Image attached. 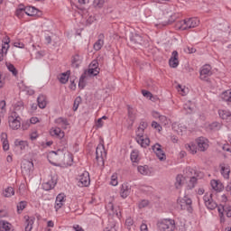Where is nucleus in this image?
Segmentation results:
<instances>
[{
	"label": "nucleus",
	"mask_w": 231,
	"mask_h": 231,
	"mask_svg": "<svg viewBox=\"0 0 231 231\" xmlns=\"http://www.w3.org/2000/svg\"><path fill=\"white\" fill-rule=\"evenodd\" d=\"M157 226L161 231H173L176 230V222L174 219L164 218L158 221Z\"/></svg>",
	"instance_id": "obj_1"
},
{
	"label": "nucleus",
	"mask_w": 231,
	"mask_h": 231,
	"mask_svg": "<svg viewBox=\"0 0 231 231\" xmlns=\"http://www.w3.org/2000/svg\"><path fill=\"white\" fill-rule=\"evenodd\" d=\"M144 134L145 130H143L142 126L138 127L137 130L135 131L137 143L141 144V147H143L145 149L149 147L151 140L149 139V137H145Z\"/></svg>",
	"instance_id": "obj_2"
},
{
	"label": "nucleus",
	"mask_w": 231,
	"mask_h": 231,
	"mask_svg": "<svg viewBox=\"0 0 231 231\" xmlns=\"http://www.w3.org/2000/svg\"><path fill=\"white\" fill-rule=\"evenodd\" d=\"M106 156L107 152H106L104 144H98L96 149V160L99 167H104V160H106Z\"/></svg>",
	"instance_id": "obj_3"
},
{
	"label": "nucleus",
	"mask_w": 231,
	"mask_h": 231,
	"mask_svg": "<svg viewBox=\"0 0 231 231\" xmlns=\"http://www.w3.org/2000/svg\"><path fill=\"white\" fill-rule=\"evenodd\" d=\"M9 127L17 131V129L21 128V117L17 115L16 112H13L12 115L8 118Z\"/></svg>",
	"instance_id": "obj_4"
},
{
	"label": "nucleus",
	"mask_w": 231,
	"mask_h": 231,
	"mask_svg": "<svg viewBox=\"0 0 231 231\" xmlns=\"http://www.w3.org/2000/svg\"><path fill=\"white\" fill-rule=\"evenodd\" d=\"M177 203L180 206L181 210L192 212V199L188 196H184L182 199H178Z\"/></svg>",
	"instance_id": "obj_5"
},
{
	"label": "nucleus",
	"mask_w": 231,
	"mask_h": 231,
	"mask_svg": "<svg viewBox=\"0 0 231 231\" xmlns=\"http://www.w3.org/2000/svg\"><path fill=\"white\" fill-rule=\"evenodd\" d=\"M21 169L23 176L30 178L33 172V162L32 161L25 160L23 162Z\"/></svg>",
	"instance_id": "obj_6"
},
{
	"label": "nucleus",
	"mask_w": 231,
	"mask_h": 231,
	"mask_svg": "<svg viewBox=\"0 0 231 231\" xmlns=\"http://www.w3.org/2000/svg\"><path fill=\"white\" fill-rule=\"evenodd\" d=\"M205 206L209 210H215V208H218V207H224V206H217V203L214 201L212 199V193H206L203 197Z\"/></svg>",
	"instance_id": "obj_7"
},
{
	"label": "nucleus",
	"mask_w": 231,
	"mask_h": 231,
	"mask_svg": "<svg viewBox=\"0 0 231 231\" xmlns=\"http://www.w3.org/2000/svg\"><path fill=\"white\" fill-rule=\"evenodd\" d=\"M152 150L161 162H165V160H167V155H165V152H163V149H162V144L158 143H155L152 146Z\"/></svg>",
	"instance_id": "obj_8"
},
{
	"label": "nucleus",
	"mask_w": 231,
	"mask_h": 231,
	"mask_svg": "<svg viewBox=\"0 0 231 231\" xmlns=\"http://www.w3.org/2000/svg\"><path fill=\"white\" fill-rule=\"evenodd\" d=\"M199 24L198 18H189L183 21V24L180 26V30H189L190 28H196Z\"/></svg>",
	"instance_id": "obj_9"
},
{
	"label": "nucleus",
	"mask_w": 231,
	"mask_h": 231,
	"mask_svg": "<svg viewBox=\"0 0 231 231\" xmlns=\"http://www.w3.org/2000/svg\"><path fill=\"white\" fill-rule=\"evenodd\" d=\"M89 183H91V179L89 178V172L84 171L79 176V181L78 182L79 187H89Z\"/></svg>",
	"instance_id": "obj_10"
},
{
	"label": "nucleus",
	"mask_w": 231,
	"mask_h": 231,
	"mask_svg": "<svg viewBox=\"0 0 231 231\" xmlns=\"http://www.w3.org/2000/svg\"><path fill=\"white\" fill-rule=\"evenodd\" d=\"M200 80H207L212 75V67L210 65H204L199 71Z\"/></svg>",
	"instance_id": "obj_11"
},
{
	"label": "nucleus",
	"mask_w": 231,
	"mask_h": 231,
	"mask_svg": "<svg viewBox=\"0 0 231 231\" xmlns=\"http://www.w3.org/2000/svg\"><path fill=\"white\" fill-rule=\"evenodd\" d=\"M88 75H92L93 77H97L98 73H100V69L98 68V61L93 60L88 70Z\"/></svg>",
	"instance_id": "obj_12"
},
{
	"label": "nucleus",
	"mask_w": 231,
	"mask_h": 231,
	"mask_svg": "<svg viewBox=\"0 0 231 231\" xmlns=\"http://www.w3.org/2000/svg\"><path fill=\"white\" fill-rule=\"evenodd\" d=\"M197 143L199 151L201 152H205V151L208 149V140L205 137H199L197 139Z\"/></svg>",
	"instance_id": "obj_13"
},
{
	"label": "nucleus",
	"mask_w": 231,
	"mask_h": 231,
	"mask_svg": "<svg viewBox=\"0 0 231 231\" xmlns=\"http://www.w3.org/2000/svg\"><path fill=\"white\" fill-rule=\"evenodd\" d=\"M8 48H10V38H8L7 41L2 43L0 46V62L4 60L5 55L8 53Z\"/></svg>",
	"instance_id": "obj_14"
},
{
	"label": "nucleus",
	"mask_w": 231,
	"mask_h": 231,
	"mask_svg": "<svg viewBox=\"0 0 231 231\" xmlns=\"http://www.w3.org/2000/svg\"><path fill=\"white\" fill-rule=\"evenodd\" d=\"M51 136H56L57 138L61 139V142L66 143V139L64 138V132L60 128H52L50 131Z\"/></svg>",
	"instance_id": "obj_15"
},
{
	"label": "nucleus",
	"mask_w": 231,
	"mask_h": 231,
	"mask_svg": "<svg viewBox=\"0 0 231 231\" xmlns=\"http://www.w3.org/2000/svg\"><path fill=\"white\" fill-rule=\"evenodd\" d=\"M64 203H66V195H64V193H60L56 197V204H55L56 210L62 208V206L64 205Z\"/></svg>",
	"instance_id": "obj_16"
},
{
	"label": "nucleus",
	"mask_w": 231,
	"mask_h": 231,
	"mask_svg": "<svg viewBox=\"0 0 231 231\" xmlns=\"http://www.w3.org/2000/svg\"><path fill=\"white\" fill-rule=\"evenodd\" d=\"M169 64L171 68H176L177 66H180V60H178V51H173L171 53V57L169 60Z\"/></svg>",
	"instance_id": "obj_17"
},
{
	"label": "nucleus",
	"mask_w": 231,
	"mask_h": 231,
	"mask_svg": "<svg viewBox=\"0 0 231 231\" xmlns=\"http://www.w3.org/2000/svg\"><path fill=\"white\" fill-rule=\"evenodd\" d=\"M130 194H131V187L127 185V183L122 184L121 189H120L121 198L125 199V198H127V196H129Z\"/></svg>",
	"instance_id": "obj_18"
},
{
	"label": "nucleus",
	"mask_w": 231,
	"mask_h": 231,
	"mask_svg": "<svg viewBox=\"0 0 231 231\" xmlns=\"http://www.w3.org/2000/svg\"><path fill=\"white\" fill-rule=\"evenodd\" d=\"M137 171L143 176H151V174H152V171H151V169L147 165L138 166Z\"/></svg>",
	"instance_id": "obj_19"
},
{
	"label": "nucleus",
	"mask_w": 231,
	"mask_h": 231,
	"mask_svg": "<svg viewBox=\"0 0 231 231\" xmlns=\"http://www.w3.org/2000/svg\"><path fill=\"white\" fill-rule=\"evenodd\" d=\"M103 46H104V34H99L98 40L94 43V50L96 51H99V50H102Z\"/></svg>",
	"instance_id": "obj_20"
},
{
	"label": "nucleus",
	"mask_w": 231,
	"mask_h": 231,
	"mask_svg": "<svg viewBox=\"0 0 231 231\" xmlns=\"http://www.w3.org/2000/svg\"><path fill=\"white\" fill-rule=\"evenodd\" d=\"M23 8H24V14H26V15H29V17H33V15H37V14H39V9L33 6H27Z\"/></svg>",
	"instance_id": "obj_21"
},
{
	"label": "nucleus",
	"mask_w": 231,
	"mask_h": 231,
	"mask_svg": "<svg viewBox=\"0 0 231 231\" xmlns=\"http://www.w3.org/2000/svg\"><path fill=\"white\" fill-rule=\"evenodd\" d=\"M211 187L217 192H221V190H223V189H225V186H223V183H221V181H218L216 180H211Z\"/></svg>",
	"instance_id": "obj_22"
},
{
	"label": "nucleus",
	"mask_w": 231,
	"mask_h": 231,
	"mask_svg": "<svg viewBox=\"0 0 231 231\" xmlns=\"http://www.w3.org/2000/svg\"><path fill=\"white\" fill-rule=\"evenodd\" d=\"M37 102L40 109H44L48 104V102L46 101V96L40 95L37 98Z\"/></svg>",
	"instance_id": "obj_23"
},
{
	"label": "nucleus",
	"mask_w": 231,
	"mask_h": 231,
	"mask_svg": "<svg viewBox=\"0 0 231 231\" xmlns=\"http://www.w3.org/2000/svg\"><path fill=\"white\" fill-rule=\"evenodd\" d=\"M80 64H82V59L80 58V55L76 54L72 56V60H71L72 68H79Z\"/></svg>",
	"instance_id": "obj_24"
},
{
	"label": "nucleus",
	"mask_w": 231,
	"mask_h": 231,
	"mask_svg": "<svg viewBox=\"0 0 231 231\" xmlns=\"http://www.w3.org/2000/svg\"><path fill=\"white\" fill-rule=\"evenodd\" d=\"M130 41L134 44H142L143 42V38L142 37V35L134 33L132 34V36L130 37Z\"/></svg>",
	"instance_id": "obj_25"
},
{
	"label": "nucleus",
	"mask_w": 231,
	"mask_h": 231,
	"mask_svg": "<svg viewBox=\"0 0 231 231\" xmlns=\"http://www.w3.org/2000/svg\"><path fill=\"white\" fill-rule=\"evenodd\" d=\"M0 231H14L12 229V224L5 220H0Z\"/></svg>",
	"instance_id": "obj_26"
},
{
	"label": "nucleus",
	"mask_w": 231,
	"mask_h": 231,
	"mask_svg": "<svg viewBox=\"0 0 231 231\" xmlns=\"http://www.w3.org/2000/svg\"><path fill=\"white\" fill-rule=\"evenodd\" d=\"M34 219L33 217H25V231H32Z\"/></svg>",
	"instance_id": "obj_27"
},
{
	"label": "nucleus",
	"mask_w": 231,
	"mask_h": 231,
	"mask_svg": "<svg viewBox=\"0 0 231 231\" xmlns=\"http://www.w3.org/2000/svg\"><path fill=\"white\" fill-rule=\"evenodd\" d=\"M55 124H57V125H60L63 129H66V127H68V125H69L68 119L63 118V117H59V118L55 119Z\"/></svg>",
	"instance_id": "obj_28"
},
{
	"label": "nucleus",
	"mask_w": 231,
	"mask_h": 231,
	"mask_svg": "<svg viewBox=\"0 0 231 231\" xmlns=\"http://www.w3.org/2000/svg\"><path fill=\"white\" fill-rule=\"evenodd\" d=\"M58 79L60 84H66L69 79V70H68L67 72L61 73Z\"/></svg>",
	"instance_id": "obj_29"
},
{
	"label": "nucleus",
	"mask_w": 231,
	"mask_h": 231,
	"mask_svg": "<svg viewBox=\"0 0 231 231\" xmlns=\"http://www.w3.org/2000/svg\"><path fill=\"white\" fill-rule=\"evenodd\" d=\"M55 185H57V182L55 180H49L47 182H44L42 184V187L44 190H51V189H55Z\"/></svg>",
	"instance_id": "obj_30"
},
{
	"label": "nucleus",
	"mask_w": 231,
	"mask_h": 231,
	"mask_svg": "<svg viewBox=\"0 0 231 231\" xmlns=\"http://www.w3.org/2000/svg\"><path fill=\"white\" fill-rule=\"evenodd\" d=\"M221 174L226 180H228L230 178V167L221 165Z\"/></svg>",
	"instance_id": "obj_31"
},
{
	"label": "nucleus",
	"mask_w": 231,
	"mask_h": 231,
	"mask_svg": "<svg viewBox=\"0 0 231 231\" xmlns=\"http://www.w3.org/2000/svg\"><path fill=\"white\" fill-rule=\"evenodd\" d=\"M130 158L133 162V163H138L140 162V153L137 150H134L131 152Z\"/></svg>",
	"instance_id": "obj_32"
},
{
	"label": "nucleus",
	"mask_w": 231,
	"mask_h": 231,
	"mask_svg": "<svg viewBox=\"0 0 231 231\" xmlns=\"http://www.w3.org/2000/svg\"><path fill=\"white\" fill-rule=\"evenodd\" d=\"M15 195V189H14L12 187H8L4 191L5 198H12V196Z\"/></svg>",
	"instance_id": "obj_33"
},
{
	"label": "nucleus",
	"mask_w": 231,
	"mask_h": 231,
	"mask_svg": "<svg viewBox=\"0 0 231 231\" xmlns=\"http://www.w3.org/2000/svg\"><path fill=\"white\" fill-rule=\"evenodd\" d=\"M218 115L222 120H228L231 116V113L226 110H218Z\"/></svg>",
	"instance_id": "obj_34"
},
{
	"label": "nucleus",
	"mask_w": 231,
	"mask_h": 231,
	"mask_svg": "<svg viewBox=\"0 0 231 231\" xmlns=\"http://www.w3.org/2000/svg\"><path fill=\"white\" fill-rule=\"evenodd\" d=\"M27 206H28V202L24 200L20 201L16 206L18 214H21L23 210L26 208Z\"/></svg>",
	"instance_id": "obj_35"
},
{
	"label": "nucleus",
	"mask_w": 231,
	"mask_h": 231,
	"mask_svg": "<svg viewBox=\"0 0 231 231\" xmlns=\"http://www.w3.org/2000/svg\"><path fill=\"white\" fill-rule=\"evenodd\" d=\"M2 142H3V149L4 151H8L10 149V144L8 143V140H6V134H2Z\"/></svg>",
	"instance_id": "obj_36"
},
{
	"label": "nucleus",
	"mask_w": 231,
	"mask_h": 231,
	"mask_svg": "<svg viewBox=\"0 0 231 231\" xmlns=\"http://www.w3.org/2000/svg\"><path fill=\"white\" fill-rule=\"evenodd\" d=\"M172 127L175 131H177V133H183L184 131H187V127L181 125V124L174 123Z\"/></svg>",
	"instance_id": "obj_37"
},
{
	"label": "nucleus",
	"mask_w": 231,
	"mask_h": 231,
	"mask_svg": "<svg viewBox=\"0 0 231 231\" xmlns=\"http://www.w3.org/2000/svg\"><path fill=\"white\" fill-rule=\"evenodd\" d=\"M197 183H198V179L195 176L191 177L188 184V190H192V189L196 187Z\"/></svg>",
	"instance_id": "obj_38"
},
{
	"label": "nucleus",
	"mask_w": 231,
	"mask_h": 231,
	"mask_svg": "<svg viewBox=\"0 0 231 231\" xmlns=\"http://www.w3.org/2000/svg\"><path fill=\"white\" fill-rule=\"evenodd\" d=\"M106 4V0H94L93 6L94 8H104V5Z\"/></svg>",
	"instance_id": "obj_39"
},
{
	"label": "nucleus",
	"mask_w": 231,
	"mask_h": 231,
	"mask_svg": "<svg viewBox=\"0 0 231 231\" xmlns=\"http://www.w3.org/2000/svg\"><path fill=\"white\" fill-rule=\"evenodd\" d=\"M175 228L178 231H187V224H185V222L183 221H180L179 223H177Z\"/></svg>",
	"instance_id": "obj_40"
},
{
	"label": "nucleus",
	"mask_w": 231,
	"mask_h": 231,
	"mask_svg": "<svg viewBox=\"0 0 231 231\" xmlns=\"http://www.w3.org/2000/svg\"><path fill=\"white\" fill-rule=\"evenodd\" d=\"M6 66H7V69L11 73H13L14 77H17L18 72H17V69H15V66H14V64H12V63H7Z\"/></svg>",
	"instance_id": "obj_41"
},
{
	"label": "nucleus",
	"mask_w": 231,
	"mask_h": 231,
	"mask_svg": "<svg viewBox=\"0 0 231 231\" xmlns=\"http://www.w3.org/2000/svg\"><path fill=\"white\" fill-rule=\"evenodd\" d=\"M79 89H84L86 88V76L85 74L81 75L79 81Z\"/></svg>",
	"instance_id": "obj_42"
},
{
	"label": "nucleus",
	"mask_w": 231,
	"mask_h": 231,
	"mask_svg": "<svg viewBox=\"0 0 231 231\" xmlns=\"http://www.w3.org/2000/svg\"><path fill=\"white\" fill-rule=\"evenodd\" d=\"M14 145H16V147H20V149L23 151V149H26L28 143H26L25 141H17L16 140L14 142Z\"/></svg>",
	"instance_id": "obj_43"
},
{
	"label": "nucleus",
	"mask_w": 231,
	"mask_h": 231,
	"mask_svg": "<svg viewBox=\"0 0 231 231\" xmlns=\"http://www.w3.org/2000/svg\"><path fill=\"white\" fill-rule=\"evenodd\" d=\"M15 14L18 17H23V15H24V5H20L19 7L16 9Z\"/></svg>",
	"instance_id": "obj_44"
},
{
	"label": "nucleus",
	"mask_w": 231,
	"mask_h": 231,
	"mask_svg": "<svg viewBox=\"0 0 231 231\" xmlns=\"http://www.w3.org/2000/svg\"><path fill=\"white\" fill-rule=\"evenodd\" d=\"M182 180H183V176H181V175H178L176 177V182H175L176 189H180L181 188V185H183Z\"/></svg>",
	"instance_id": "obj_45"
},
{
	"label": "nucleus",
	"mask_w": 231,
	"mask_h": 231,
	"mask_svg": "<svg viewBox=\"0 0 231 231\" xmlns=\"http://www.w3.org/2000/svg\"><path fill=\"white\" fill-rule=\"evenodd\" d=\"M80 102H82V97H77L74 100L73 111H77V109H79V106H80Z\"/></svg>",
	"instance_id": "obj_46"
},
{
	"label": "nucleus",
	"mask_w": 231,
	"mask_h": 231,
	"mask_svg": "<svg viewBox=\"0 0 231 231\" xmlns=\"http://www.w3.org/2000/svg\"><path fill=\"white\" fill-rule=\"evenodd\" d=\"M217 210L220 216V223H225V215L223 213L225 212V207H218Z\"/></svg>",
	"instance_id": "obj_47"
},
{
	"label": "nucleus",
	"mask_w": 231,
	"mask_h": 231,
	"mask_svg": "<svg viewBox=\"0 0 231 231\" xmlns=\"http://www.w3.org/2000/svg\"><path fill=\"white\" fill-rule=\"evenodd\" d=\"M159 120L162 122V125H169V124L171 123V120L165 116H161L159 117Z\"/></svg>",
	"instance_id": "obj_48"
},
{
	"label": "nucleus",
	"mask_w": 231,
	"mask_h": 231,
	"mask_svg": "<svg viewBox=\"0 0 231 231\" xmlns=\"http://www.w3.org/2000/svg\"><path fill=\"white\" fill-rule=\"evenodd\" d=\"M188 151L191 152V154H196L198 152V148L196 147V144H189L187 147Z\"/></svg>",
	"instance_id": "obj_49"
},
{
	"label": "nucleus",
	"mask_w": 231,
	"mask_h": 231,
	"mask_svg": "<svg viewBox=\"0 0 231 231\" xmlns=\"http://www.w3.org/2000/svg\"><path fill=\"white\" fill-rule=\"evenodd\" d=\"M177 89L178 91H180V95L182 97H185V95H187L188 88H185V87H182L181 85H178Z\"/></svg>",
	"instance_id": "obj_50"
},
{
	"label": "nucleus",
	"mask_w": 231,
	"mask_h": 231,
	"mask_svg": "<svg viewBox=\"0 0 231 231\" xmlns=\"http://www.w3.org/2000/svg\"><path fill=\"white\" fill-rule=\"evenodd\" d=\"M128 116L130 118V120H132V122H134V113H133V107H131V106H128Z\"/></svg>",
	"instance_id": "obj_51"
},
{
	"label": "nucleus",
	"mask_w": 231,
	"mask_h": 231,
	"mask_svg": "<svg viewBox=\"0 0 231 231\" xmlns=\"http://www.w3.org/2000/svg\"><path fill=\"white\" fill-rule=\"evenodd\" d=\"M152 127H153V129H156L159 133H161V131L162 129V125L160 124H158V122H156V121H153L152 123Z\"/></svg>",
	"instance_id": "obj_52"
},
{
	"label": "nucleus",
	"mask_w": 231,
	"mask_h": 231,
	"mask_svg": "<svg viewBox=\"0 0 231 231\" xmlns=\"http://www.w3.org/2000/svg\"><path fill=\"white\" fill-rule=\"evenodd\" d=\"M118 177H116V175H112L111 177V182H110V185H113V187H116V185H118V180H117Z\"/></svg>",
	"instance_id": "obj_53"
},
{
	"label": "nucleus",
	"mask_w": 231,
	"mask_h": 231,
	"mask_svg": "<svg viewBox=\"0 0 231 231\" xmlns=\"http://www.w3.org/2000/svg\"><path fill=\"white\" fill-rule=\"evenodd\" d=\"M149 206V200H142L141 202H139V208H145V207H148Z\"/></svg>",
	"instance_id": "obj_54"
},
{
	"label": "nucleus",
	"mask_w": 231,
	"mask_h": 231,
	"mask_svg": "<svg viewBox=\"0 0 231 231\" xmlns=\"http://www.w3.org/2000/svg\"><path fill=\"white\" fill-rule=\"evenodd\" d=\"M221 98L224 99L225 102H229L230 94H226V91H225V92L221 95Z\"/></svg>",
	"instance_id": "obj_55"
},
{
	"label": "nucleus",
	"mask_w": 231,
	"mask_h": 231,
	"mask_svg": "<svg viewBox=\"0 0 231 231\" xmlns=\"http://www.w3.org/2000/svg\"><path fill=\"white\" fill-rule=\"evenodd\" d=\"M142 94L146 97V98H152V94L147 90H142Z\"/></svg>",
	"instance_id": "obj_56"
},
{
	"label": "nucleus",
	"mask_w": 231,
	"mask_h": 231,
	"mask_svg": "<svg viewBox=\"0 0 231 231\" xmlns=\"http://www.w3.org/2000/svg\"><path fill=\"white\" fill-rule=\"evenodd\" d=\"M148 125H149L147 124V122H145V121H141V123H140V125H139L138 127H141V129H143V130L145 131V129H147Z\"/></svg>",
	"instance_id": "obj_57"
},
{
	"label": "nucleus",
	"mask_w": 231,
	"mask_h": 231,
	"mask_svg": "<svg viewBox=\"0 0 231 231\" xmlns=\"http://www.w3.org/2000/svg\"><path fill=\"white\" fill-rule=\"evenodd\" d=\"M224 212H226V217H231V208L230 207L224 208Z\"/></svg>",
	"instance_id": "obj_58"
},
{
	"label": "nucleus",
	"mask_w": 231,
	"mask_h": 231,
	"mask_svg": "<svg viewBox=\"0 0 231 231\" xmlns=\"http://www.w3.org/2000/svg\"><path fill=\"white\" fill-rule=\"evenodd\" d=\"M23 107V102H17L15 105H14V109L16 111H19V109H21Z\"/></svg>",
	"instance_id": "obj_59"
},
{
	"label": "nucleus",
	"mask_w": 231,
	"mask_h": 231,
	"mask_svg": "<svg viewBox=\"0 0 231 231\" xmlns=\"http://www.w3.org/2000/svg\"><path fill=\"white\" fill-rule=\"evenodd\" d=\"M30 122H25L22 124V129H23V131H26V129H28V127H30Z\"/></svg>",
	"instance_id": "obj_60"
},
{
	"label": "nucleus",
	"mask_w": 231,
	"mask_h": 231,
	"mask_svg": "<svg viewBox=\"0 0 231 231\" xmlns=\"http://www.w3.org/2000/svg\"><path fill=\"white\" fill-rule=\"evenodd\" d=\"M184 109L186 110V111H188V113H192V108L190 107V105L189 104H185L184 105Z\"/></svg>",
	"instance_id": "obj_61"
},
{
	"label": "nucleus",
	"mask_w": 231,
	"mask_h": 231,
	"mask_svg": "<svg viewBox=\"0 0 231 231\" xmlns=\"http://www.w3.org/2000/svg\"><path fill=\"white\" fill-rule=\"evenodd\" d=\"M141 231H149V228L147 227V224L143 223L141 225Z\"/></svg>",
	"instance_id": "obj_62"
},
{
	"label": "nucleus",
	"mask_w": 231,
	"mask_h": 231,
	"mask_svg": "<svg viewBox=\"0 0 231 231\" xmlns=\"http://www.w3.org/2000/svg\"><path fill=\"white\" fill-rule=\"evenodd\" d=\"M152 116H153V118H159V119H160V117L162 116V115H160V113H159V112H156V111H153V112L152 113Z\"/></svg>",
	"instance_id": "obj_63"
},
{
	"label": "nucleus",
	"mask_w": 231,
	"mask_h": 231,
	"mask_svg": "<svg viewBox=\"0 0 231 231\" xmlns=\"http://www.w3.org/2000/svg\"><path fill=\"white\" fill-rule=\"evenodd\" d=\"M37 122H39V118L38 117H32L30 119V124H37Z\"/></svg>",
	"instance_id": "obj_64"
}]
</instances>
